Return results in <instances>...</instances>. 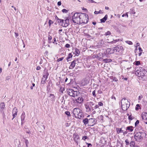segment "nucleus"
<instances>
[{
	"instance_id": "nucleus-1",
	"label": "nucleus",
	"mask_w": 147,
	"mask_h": 147,
	"mask_svg": "<svg viewBox=\"0 0 147 147\" xmlns=\"http://www.w3.org/2000/svg\"><path fill=\"white\" fill-rule=\"evenodd\" d=\"M88 20V15L84 13H76L72 17L73 21L77 24H86Z\"/></svg>"
},
{
	"instance_id": "nucleus-2",
	"label": "nucleus",
	"mask_w": 147,
	"mask_h": 147,
	"mask_svg": "<svg viewBox=\"0 0 147 147\" xmlns=\"http://www.w3.org/2000/svg\"><path fill=\"white\" fill-rule=\"evenodd\" d=\"M130 102L127 99L123 98L121 100V105L122 109L123 111H125L127 110L130 105Z\"/></svg>"
},
{
	"instance_id": "nucleus-3",
	"label": "nucleus",
	"mask_w": 147,
	"mask_h": 147,
	"mask_svg": "<svg viewBox=\"0 0 147 147\" xmlns=\"http://www.w3.org/2000/svg\"><path fill=\"white\" fill-rule=\"evenodd\" d=\"M94 102L90 101L87 103L85 105V107L86 109V112L88 113H91L92 111L94 110Z\"/></svg>"
},
{
	"instance_id": "nucleus-4",
	"label": "nucleus",
	"mask_w": 147,
	"mask_h": 147,
	"mask_svg": "<svg viewBox=\"0 0 147 147\" xmlns=\"http://www.w3.org/2000/svg\"><path fill=\"white\" fill-rule=\"evenodd\" d=\"M147 72V71L143 68L140 67L136 71L135 74L138 76L142 78L145 75Z\"/></svg>"
},
{
	"instance_id": "nucleus-5",
	"label": "nucleus",
	"mask_w": 147,
	"mask_h": 147,
	"mask_svg": "<svg viewBox=\"0 0 147 147\" xmlns=\"http://www.w3.org/2000/svg\"><path fill=\"white\" fill-rule=\"evenodd\" d=\"M60 21H59V24L62 26L66 27L69 24V21L68 18H67L65 20H59Z\"/></svg>"
},
{
	"instance_id": "nucleus-6",
	"label": "nucleus",
	"mask_w": 147,
	"mask_h": 147,
	"mask_svg": "<svg viewBox=\"0 0 147 147\" xmlns=\"http://www.w3.org/2000/svg\"><path fill=\"white\" fill-rule=\"evenodd\" d=\"M140 132H137L134 135V139L136 140L138 142H140L142 140V138L140 135Z\"/></svg>"
},
{
	"instance_id": "nucleus-7",
	"label": "nucleus",
	"mask_w": 147,
	"mask_h": 147,
	"mask_svg": "<svg viewBox=\"0 0 147 147\" xmlns=\"http://www.w3.org/2000/svg\"><path fill=\"white\" fill-rule=\"evenodd\" d=\"M123 47L120 45H117V47H114L113 48V51L115 52H119L120 51L123 50Z\"/></svg>"
},
{
	"instance_id": "nucleus-8",
	"label": "nucleus",
	"mask_w": 147,
	"mask_h": 147,
	"mask_svg": "<svg viewBox=\"0 0 147 147\" xmlns=\"http://www.w3.org/2000/svg\"><path fill=\"white\" fill-rule=\"evenodd\" d=\"M5 105L4 102L1 103L0 105V111L3 114V116H5L4 110L5 108Z\"/></svg>"
},
{
	"instance_id": "nucleus-9",
	"label": "nucleus",
	"mask_w": 147,
	"mask_h": 147,
	"mask_svg": "<svg viewBox=\"0 0 147 147\" xmlns=\"http://www.w3.org/2000/svg\"><path fill=\"white\" fill-rule=\"evenodd\" d=\"M96 120L94 118H92L90 119L89 120L88 125L90 126H93L96 123Z\"/></svg>"
},
{
	"instance_id": "nucleus-10",
	"label": "nucleus",
	"mask_w": 147,
	"mask_h": 147,
	"mask_svg": "<svg viewBox=\"0 0 147 147\" xmlns=\"http://www.w3.org/2000/svg\"><path fill=\"white\" fill-rule=\"evenodd\" d=\"M80 109L78 108H74L73 111V113L75 117H76V116L80 112Z\"/></svg>"
},
{
	"instance_id": "nucleus-11",
	"label": "nucleus",
	"mask_w": 147,
	"mask_h": 147,
	"mask_svg": "<svg viewBox=\"0 0 147 147\" xmlns=\"http://www.w3.org/2000/svg\"><path fill=\"white\" fill-rule=\"evenodd\" d=\"M18 110L16 107H15L13 109L12 111V113L13 116V118L12 119L13 120L15 117H16L17 115V113L18 112Z\"/></svg>"
},
{
	"instance_id": "nucleus-12",
	"label": "nucleus",
	"mask_w": 147,
	"mask_h": 147,
	"mask_svg": "<svg viewBox=\"0 0 147 147\" xmlns=\"http://www.w3.org/2000/svg\"><path fill=\"white\" fill-rule=\"evenodd\" d=\"M84 101V99L82 97H80L75 100V102L80 104Z\"/></svg>"
},
{
	"instance_id": "nucleus-13",
	"label": "nucleus",
	"mask_w": 147,
	"mask_h": 147,
	"mask_svg": "<svg viewBox=\"0 0 147 147\" xmlns=\"http://www.w3.org/2000/svg\"><path fill=\"white\" fill-rule=\"evenodd\" d=\"M73 136H74V141L77 143V145H78V140L80 139L79 135L74 134Z\"/></svg>"
},
{
	"instance_id": "nucleus-14",
	"label": "nucleus",
	"mask_w": 147,
	"mask_h": 147,
	"mask_svg": "<svg viewBox=\"0 0 147 147\" xmlns=\"http://www.w3.org/2000/svg\"><path fill=\"white\" fill-rule=\"evenodd\" d=\"M84 117L83 113L82 111L81 110L80 112L78 113V114L76 116V118H78L79 119H81L82 118Z\"/></svg>"
},
{
	"instance_id": "nucleus-15",
	"label": "nucleus",
	"mask_w": 147,
	"mask_h": 147,
	"mask_svg": "<svg viewBox=\"0 0 147 147\" xmlns=\"http://www.w3.org/2000/svg\"><path fill=\"white\" fill-rule=\"evenodd\" d=\"M49 75V73L48 71H45L43 72L42 78L47 80Z\"/></svg>"
},
{
	"instance_id": "nucleus-16",
	"label": "nucleus",
	"mask_w": 147,
	"mask_h": 147,
	"mask_svg": "<svg viewBox=\"0 0 147 147\" xmlns=\"http://www.w3.org/2000/svg\"><path fill=\"white\" fill-rule=\"evenodd\" d=\"M72 92V96L74 97L78 96L80 94V92L78 91H74L73 90V92Z\"/></svg>"
},
{
	"instance_id": "nucleus-17",
	"label": "nucleus",
	"mask_w": 147,
	"mask_h": 147,
	"mask_svg": "<svg viewBox=\"0 0 147 147\" xmlns=\"http://www.w3.org/2000/svg\"><path fill=\"white\" fill-rule=\"evenodd\" d=\"M125 66L124 67H125L127 69H129L131 68V65L129 62L126 61V63H125Z\"/></svg>"
},
{
	"instance_id": "nucleus-18",
	"label": "nucleus",
	"mask_w": 147,
	"mask_h": 147,
	"mask_svg": "<svg viewBox=\"0 0 147 147\" xmlns=\"http://www.w3.org/2000/svg\"><path fill=\"white\" fill-rule=\"evenodd\" d=\"M53 85L52 82L51 81H49L48 83V85L47 86V92H49L51 90V87L50 86H52Z\"/></svg>"
},
{
	"instance_id": "nucleus-19",
	"label": "nucleus",
	"mask_w": 147,
	"mask_h": 147,
	"mask_svg": "<svg viewBox=\"0 0 147 147\" xmlns=\"http://www.w3.org/2000/svg\"><path fill=\"white\" fill-rule=\"evenodd\" d=\"M133 128L134 127L132 126H128L126 128V130L129 132H131L133 130Z\"/></svg>"
},
{
	"instance_id": "nucleus-20",
	"label": "nucleus",
	"mask_w": 147,
	"mask_h": 147,
	"mask_svg": "<svg viewBox=\"0 0 147 147\" xmlns=\"http://www.w3.org/2000/svg\"><path fill=\"white\" fill-rule=\"evenodd\" d=\"M76 61L74 60L71 63V64L69 67V69H73L75 66L76 65Z\"/></svg>"
},
{
	"instance_id": "nucleus-21",
	"label": "nucleus",
	"mask_w": 147,
	"mask_h": 147,
	"mask_svg": "<svg viewBox=\"0 0 147 147\" xmlns=\"http://www.w3.org/2000/svg\"><path fill=\"white\" fill-rule=\"evenodd\" d=\"M73 92V90L72 89H67V92L68 94L71 96H72Z\"/></svg>"
},
{
	"instance_id": "nucleus-22",
	"label": "nucleus",
	"mask_w": 147,
	"mask_h": 147,
	"mask_svg": "<svg viewBox=\"0 0 147 147\" xmlns=\"http://www.w3.org/2000/svg\"><path fill=\"white\" fill-rule=\"evenodd\" d=\"M106 53L107 54H111V53H114V52L113 51V50L110 48H108L107 49L106 51Z\"/></svg>"
},
{
	"instance_id": "nucleus-23",
	"label": "nucleus",
	"mask_w": 147,
	"mask_h": 147,
	"mask_svg": "<svg viewBox=\"0 0 147 147\" xmlns=\"http://www.w3.org/2000/svg\"><path fill=\"white\" fill-rule=\"evenodd\" d=\"M25 117V113L24 112H23L22 113L21 117V121L24 122V121Z\"/></svg>"
},
{
	"instance_id": "nucleus-24",
	"label": "nucleus",
	"mask_w": 147,
	"mask_h": 147,
	"mask_svg": "<svg viewBox=\"0 0 147 147\" xmlns=\"http://www.w3.org/2000/svg\"><path fill=\"white\" fill-rule=\"evenodd\" d=\"M89 119H88L87 118H86L84 119L83 120V122L84 123V124L86 125L87 124L89 125Z\"/></svg>"
},
{
	"instance_id": "nucleus-25",
	"label": "nucleus",
	"mask_w": 147,
	"mask_h": 147,
	"mask_svg": "<svg viewBox=\"0 0 147 147\" xmlns=\"http://www.w3.org/2000/svg\"><path fill=\"white\" fill-rule=\"evenodd\" d=\"M75 53L74 52V54H75V55L77 56L79 55L80 53V51L77 48L75 49Z\"/></svg>"
},
{
	"instance_id": "nucleus-26",
	"label": "nucleus",
	"mask_w": 147,
	"mask_h": 147,
	"mask_svg": "<svg viewBox=\"0 0 147 147\" xmlns=\"http://www.w3.org/2000/svg\"><path fill=\"white\" fill-rule=\"evenodd\" d=\"M107 15H106L103 18L100 19L101 22L102 23L105 22L107 19Z\"/></svg>"
},
{
	"instance_id": "nucleus-27",
	"label": "nucleus",
	"mask_w": 147,
	"mask_h": 147,
	"mask_svg": "<svg viewBox=\"0 0 147 147\" xmlns=\"http://www.w3.org/2000/svg\"><path fill=\"white\" fill-rule=\"evenodd\" d=\"M116 131L118 134H119L121 133H123V130H122V129L121 128H116Z\"/></svg>"
},
{
	"instance_id": "nucleus-28",
	"label": "nucleus",
	"mask_w": 147,
	"mask_h": 147,
	"mask_svg": "<svg viewBox=\"0 0 147 147\" xmlns=\"http://www.w3.org/2000/svg\"><path fill=\"white\" fill-rule=\"evenodd\" d=\"M107 40H108L107 41V42L109 43H115L116 42H118V41L119 40V39H116L115 40H113L112 41H111L109 40V39H107Z\"/></svg>"
},
{
	"instance_id": "nucleus-29",
	"label": "nucleus",
	"mask_w": 147,
	"mask_h": 147,
	"mask_svg": "<svg viewBox=\"0 0 147 147\" xmlns=\"http://www.w3.org/2000/svg\"><path fill=\"white\" fill-rule=\"evenodd\" d=\"M49 97L50 98H51V100L52 101L55 100V96L53 94H50Z\"/></svg>"
},
{
	"instance_id": "nucleus-30",
	"label": "nucleus",
	"mask_w": 147,
	"mask_h": 147,
	"mask_svg": "<svg viewBox=\"0 0 147 147\" xmlns=\"http://www.w3.org/2000/svg\"><path fill=\"white\" fill-rule=\"evenodd\" d=\"M142 119H145L146 120L147 119V113H145L144 114H142Z\"/></svg>"
},
{
	"instance_id": "nucleus-31",
	"label": "nucleus",
	"mask_w": 147,
	"mask_h": 147,
	"mask_svg": "<svg viewBox=\"0 0 147 147\" xmlns=\"http://www.w3.org/2000/svg\"><path fill=\"white\" fill-rule=\"evenodd\" d=\"M135 144L134 141H131L129 144L130 146L131 147H134L135 146Z\"/></svg>"
},
{
	"instance_id": "nucleus-32",
	"label": "nucleus",
	"mask_w": 147,
	"mask_h": 147,
	"mask_svg": "<svg viewBox=\"0 0 147 147\" xmlns=\"http://www.w3.org/2000/svg\"><path fill=\"white\" fill-rule=\"evenodd\" d=\"M140 135L142 138L143 139V137H144L146 136V134L144 132H140Z\"/></svg>"
},
{
	"instance_id": "nucleus-33",
	"label": "nucleus",
	"mask_w": 147,
	"mask_h": 147,
	"mask_svg": "<svg viewBox=\"0 0 147 147\" xmlns=\"http://www.w3.org/2000/svg\"><path fill=\"white\" fill-rule=\"evenodd\" d=\"M94 13L95 14H97L99 13H101V14L103 13V12H102V10H99V11H95L94 12Z\"/></svg>"
},
{
	"instance_id": "nucleus-34",
	"label": "nucleus",
	"mask_w": 147,
	"mask_h": 147,
	"mask_svg": "<svg viewBox=\"0 0 147 147\" xmlns=\"http://www.w3.org/2000/svg\"><path fill=\"white\" fill-rule=\"evenodd\" d=\"M72 57V55L71 53H69V55L66 59L68 61V59H69L70 58H71Z\"/></svg>"
},
{
	"instance_id": "nucleus-35",
	"label": "nucleus",
	"mask_w": 147,
	"mask_h": 147,
	"mask_svg": "<svg viewBox=\"0 0 147 147\" xmlns=\"http://www.w3.org/2000/svg\"><path fill=\"white\" fill-rule=\"evenodd\" d=\"M103 61L106 63L111 62L112 61V60L110 59H105L103 60Z\"/></svg>"
},
{
	"instance_id": "nucleus-36",
	"label": "nucleus",
	"mask_w": 147,
	"mask_h": 147,
	"mask_svg": "<svg viewBox=\"0 0 147 147\" xmlns=\"http://www.w3.org/2000/svg\"><path fill=\"white\" fill-rule=\"evenodd\" d=\"M65 114L66 115L68 116V117L69 116H71L70 113L69 111H65Z\"/></svg>"
},
{
	"instance_id": "nucleus-37",
	"label": "nucleus",
	"mask_w": 147,
	"mask_h": 147,
	"mask_svg": "<svg viewBox=\"0 0 147 147\" xmlns=\"http://www.w3.org/2000/svg\"><path fill=\"white\" fill-rule=\"evenodd\" d=\"M46 80H47L45 79H44L42 78L41 81V83L42 84H45L46 82Z\"/></svg>"
},
{
	"instance_id": "nucleus-38",
	"label": "nucleus",
	"mask_w": 147,
	"mask_h": 147,
	"mask_svg": "<svg viewBox=\"0 0 147 147\" xmlns=\"http://www.w3.org/2000/svg\"><path fill=\"white\" fill-rule=\"evenodd\" d=\"M53 22L51 20H49V26H50L53 23Z\"/></svg>"
},
{
	"instance_id": "nucleus-39",
	"label": "nucleus",
	"mask_w": 147,
	"mask_h": 147,
	"mask_svg": "<svg viewBox=\"0 0 147 147\" xmlns=\"http://www.w3.org/2000/svg\"><path fill=\"white\" fill-rule=\"evenodd\" d=\"M62 11L63 13H66L68 12V10L65 9H63Z\"/></svg>"
},
{
	"instance_id": "nucleus-40",
	"label": "nucleus",
	"mask_w": 147,
	"mask_h": 147,
	"mask_svg": "<svg viewBox=\"0 0 147 147\" xmlns=\"http://www.w3.org/2000/svg\"><path fill=\"white\" fill-rule=\"evenodd\" d=\"M139 121L138 120H137L135 123V127L136 126L139 124Z\"/></svg>"
},
{
	"instance_id": "nucleus-41",
	"label": "nucleus",
	"mask_w": 147,
	"mask_h": 147,
	"mask_svg": "<svg viewBox=\"0 0 147 147\" xmlns=\"http://www.w3.org/2000/svg\"><path fill=\"white\" fill-rule=\"evenodd\" d=\"M125 142L126 143V145H128L129 144V142L128 139H126L125 140Z\"/></svg>"
},
{
	"instance_id": "nucleus-42",
	"label": "nucleus",
	"mask_w": 147,
	"mask_h": 147,
	"mask_svg": "<svg viewBox=\"0 0 147 147\" xmlns=\"http://www.w3.org/2000/svg\"><path fill=\"white\" fill-rule=\"evenodd\" d=\"M96 91L95 90H94L92 92V94L93 96H94V97H96V95L95 93Z\"/></svg>"
},
{
	"instance_id": "nucleus-43",
	"label": "nucleus",
	"mask_w": 147,
	"mask_h": 147,
	"mask_svg": "<svg viewBox=\"0 0 147 147\" xmlns=\"http://www.w3.org/2000/svg\"><path fill=\"white\" fill-rule=\"evenodd\" d=\"M128 13H124L123 14L122 16V17H124L125 16H126L127 18L128 17V15L127 14Z\"/></svg>"
},
{
	"instance_id": "nucleus-44",
	"label": "nucleus",
	"mask_w": 147,
	"mask_h": 147,
	"mask_svg": "<svg viewBox=\"0 0 147 147\" xmlns=\"http://www.w3.org/2000/svg\"><path fill=\"white\" fill-rule=\"evenodd\" d=\"M140 107V105L139 104H137L136 105V107L135 108V109L136 110H138L139 109V107Z\"/></svg>"
},
{
	"instance_id": "nucleus-45",
	"label": "nucleus",
	"mask_w": 147,
	"mask_h": 147,
	"mask_svg": "<svg viewBox=\"0 0 147 147\" xmlns=\"http://www.w3.org/2000/svg\"><path fill=\"white\" fill-rule=\"evenodd\" d=\"M63 59V57H62L61 58H59L57 59V61L58 62H59L60 61H62Z\"/></svg>"
},
{
	"instance_id": "nucleus-46",
	"label": "nucleus",
	"mask_w": 147,
	"mask_h": 147,
	"mask_svg": "<svg viewBox=\"0 0 147 147\" xmlns=\"http://www.w3.org/2000/svg\"><path fill=\"white\" fill-rule=\"evenodd\" d=\"M88 138L87 136H85L82 137V139L84 140H85L86 139H87Z\"/></svg>"
},
{
	"instance_id": "nucleus-47",
	"label": "nucleus",
	"mask_w": 147,
	"mask_h": 147,
	"mask_svg": "<svg viewBox=\"0 0 147 147\" xmlns=\"http://www.w3.org/2000/svg\"><path fill=\"white\" fill-rule=\"evenodd\" d=\"M94 109H97L99 107V105H94Z\"/></svg>"
},
{
	"instance_id": "nucleus-48",
	"label": "nucleus",
	"mask_w": 147,
	"mask_h": 147,
	"mask_svg": "<svg viewBox=\"0 0 147 147\" xmlns=\"http://www.w3.org/2000/svg\"><path fill=\"white\" fill-rule=\"evenodd\" d=\"M88 2L90 3L91 2V3H96V2H95L93 0H88Z\"/></svg>"
},
{
	"instance_id": "nucleus-49",
	"label": "nucleus",
	"mask_w": 147,
	"mask_h": 147,
	"mask_svg": "<svg viewBox=\"0 0 147 147\" xmlns=\"http://www.w3.org/2000/svg\"><path fill=\"white\" fill-rule=\"evenodd\" d=\"M140 64V61H136L135 63V65H138Z\"/></svg>"
},
{
	"instance_id": "nucleus-50",
	"label": "nucleus",
	"mask_w": 147,
	"mask_h": 147,
	"mask_svg": "<svg viewBox=\"0 0 147 147\" xmlns=\"http://www.w3.org/2000/svg\"><path fill=\"white\" fill-rule=\"evenodd\" d=\"M128 119L130 120H132L133 118L131 117V115L129 116Z\"/></svg>"
},
{
	"instance_id": "nucleus-51",
	"label": "nucleus",
	"mask_w": 147,
	"mask_h": 147,
	"mask_svg": "<svg viewBox=\"0 0 147 147\" xmlns=\"http://www.w3.org/2000/svg\"><path fill=\"white\" fill-rule=\"evenodd\" d=\"M126 42L128 43V44L131 45L132 44V43L131 41H126Z\"/></svg>"
},
{
	"instance_id": "nucleus-52",
	"label": "nucleus",
	"mask_w": 147,
	"mask_h": 147,
	"mask_svg": "<svg viewBox=\"0 0 147 147\" xmlns=\"http://www.w3.org/2000/svg\"><path fill=\"white\" fill-rule=\"evenodd\" d=\"M111 32H110L108 31L107 32H106L105 33V35L106 36L109 35L110 34Z\"/></svg>"
},
{
	"instance_id": "nucleus-53",
	"label": "nucleus",
	"mask_w": 147,
	"mask_h": 147,
	"mask_svg": "<svg viewBox=\"0 0 147 147\" xmlns=\"http://www.w3.org/2000/svg\"><path fill=\"white\" fill-rule=\"evenodd\" d=\"M65 47H66L67 48H69L70 47V45L68 44H66L65 45Z\"/></svg>"
},
{
	"instance_id": "nucleus-54",
	"label": "nucleus",
	"mask_w": 147,
	"mask_h": 147,
	"mask_svg": "<svg viewBox=\"0 0 147 147\" xmlns=\"http://www.w3.org/2000/svg\"><path fill=\"white\" fill-rule=\"evenodd\" d=\"M98 105L100 106H102L103 105V104L101 102H99L98 103Z\"/></svg>"
},
{
	"instance_id": "nucleus-55",
	"label": "nucleus",
	"mask_w": 147,
	"mask_h": 147,
	"mask_svg": "<svg viewBox=\"0 0 147 147\" xmlns=\"http://www.w3.org/2000/svg\"><path fill=\"white\" fill-rule=\"evenodd\" d=\"M86 144L88 145V147H91L92 146L91 144L88 143H86Z\"/></svg>"
},
{
	"instance_id": "nucleus-56",
	"label": "nucleus",
	"mask_w": 147,
	"mask_h": 147,
	"mask_svg": "<svg viewBox=\"0 0 147 147\" xmlns=\"http://www.w3.org/2000/svg\"><path fill=\"white\" fill-rule=\"evenodd\" d=\"M25 143L26 144H28L29 143L28 141L27 140H25Z\"/></svg>"
},
{
	"instance_id": "nucleus-57",
	"label": "nucleus",
	"mask_w": 147,
	"mask_h": 147,
	"mask_svg": "<svg viewBox=\"0 0 147 147\" xmlns=\"http://www.w3.org/2000/svg\"><path fill=\"white\" fill-rule=\"evenodd\" d=\"M53 40H54L53 41V40L52 41L53 43H55L56 42V39L55 37H54V38H53Z\"/></svg>"
},
{
	"instance_id": "nucleus-58",
	"label": "nucleus",
	"mask_w": 147,
	"mask_h": 147,
	"mask_svg": "<svg viewBox=\"0 0 147 147\" xmlns=\"http://www.w3.org/2000/svg\"><path fill=\"white\" fill-rule=\"evenodd\" d=\"M60 84V82H57L56 84V85L58 87L59 86V85Z\"/></svg>"
},
{
	"instance_id": "nucleus-59",
	"label": "nucleus",
	"mask_w": 147,
	"mask_h": 147,
	"mask_svg": "<svg viewBox=\"0 0 147 147\" xmlns=\"http://www.w3.org/2000/svg\"><path fill=\"white\" fill-rule=\"evenodd\" d=\"M61 1H59L57 3V5L59 6L61 5Z\"/></svg>"
},
{
	"instance_id": "nucleus-60",
	"label": "nucleus",
	"mask_w": 147,
	"mask_h": 147,
	"mask_svg": "<svg viewBox=\"0 0 147 147\" xmlns=\"http://www.w3.org/2000/svg\"><path fill=\"white\" fill-rule=\"evenodd\" d=\"M138 49L140 52H142V50L141 47H139Z\"/></svg>"
},
{
	"instance_id": "nucleus-61",
	"label": "nucleus",
	"mask_w": 147,
	"mask_h": 147,
	"mask_svg": "<svg viewBox=\"0 0 147 147\" xmlns=\"http://www.w3.org/2000/svg\"><path fill=\"white\" fill-rule=\"evenodd\" d=\"M41 68L40 66H37L36 67V69L37 70H39Z\"/></svg>"
},
{
	"instance_id": "nucleus-62",
	"label": "nucleus",
	"mask_w": 147,
	"mask_h": 147,
	"mask_svg": "<svg viewBox=\"0 0 147 147\" xmlns=\"http://www.w3.org/2000/svg\"><path fill=\"white\" fill-rule=\"evenodd\" d=\"M113 80L114 81L116 82L117 81V79L116 78L114 77L113 79Z\"/></svg>"
},
{
	"instance_id": "nucleus-63",
	"label": "nucleus",
	"mask_w": 147,
	"mask_h": 147,
	"mask_svg": "<svg viewBox=\"0 0 147 147\" xmlns=\"http://www.w3.org/2000/svg\"><path fill=\"white\" fill-rule=\"evenodd\" d=\"M10 78V77L9 76H8L6 77V80H8Z\"/></svg>"
},
{
	"instance_id": "nucleus-64",
	"label": "nucleus",
	"mask_w": 147,
	"mask_h": 147,
	"mask_svg": "<svg viewBox=\"0 0 147 147\" xmlns=\"http://www.w3.org/2000/svg\"><path fill=\"white\" fill-rule=\"evenodd\" d=\"M93 111L92 112V114H95L96 113V111L94 110L93 111Z\"/></svg>"
}]
</instances>
